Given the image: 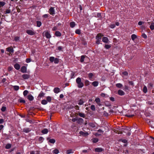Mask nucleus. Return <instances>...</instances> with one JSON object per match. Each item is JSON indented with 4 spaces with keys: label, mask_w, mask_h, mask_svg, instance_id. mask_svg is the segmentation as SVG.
<instances>
[{
    "label": "nucleus",
    "mask_w": 154,
    "mask_h": 154,
    "mask_svg": "<svg viewBox=\"0 0 154 154\" xmlns=\"http://www.w3.org/2000/svg\"><path fill=\"white\" fill-rule=\"evenodd\" d=\"M31 59L30 58H26V61L27 63H29L31 61Z\"/></svg>",
    "instance_id": "obj_62"
},
{
    "label": "nucleus",
    "mask_w": 154,
    "mask_h": 154,
    "mask_svg": "<svg viewBox=\"0 0 154 154\" xmlns=\"http://www.w3.org/2000/svg\"><path fill=\"white\" fill-rule=\"evenodd\" d=\"M45 33V36L46 38L49 39L51 38V36L50 33V32L48 31H45L43 32V33Z\"/></svg>",
    "instance_id": "obj_3"
},
{
    "label": "nucleus",
    "mask_w": 154,
    "mask_h": 154,
    "mask_svg": "<svg viewBox=\"0 0 154 154\" xmlns=\"http://www.w3.org/2000/svg\"><path fill=\"white\" fill-rule=\"evenodd\" d=\"M118 94L120 96H123L125 95V93L122 90H119L118 91Z\"/></svg>",
    "instance_id": "obj_15"
},
{
    "label": "nucleus",
    "mask_w": 154,
    "mask_h": 154,
    "mask_svg": "<svg viewBox=\"0 0 154 154\" xmlns=\"http://www.w3.org/2000/svg\"><path fill=\"white\" fill-rule=\"evenodd\" d=\"M102 41L104 43H108L109 42L108 38L106 37H103L102 38Z\"/></svg>",
    "instance_id": "obj_11"
},
{
    "label": "nucleus",
    "mask_w": 154,
    "mask_h": 154,
    "mask_svg": "<svg viewBox=\"0 0 154 154\" xmlns=\"http://www.w3.org/2000/svg\"><path fill=\"white\" fill-rule=\"evenodd\" d=\"M99 84V82L97 81H94L92 83V85L94 87L97 86Z\"/></svg>",
    "instance_id": "obj_23"
},
{
    "label": "nucleus",
    "mask_w": 154,
    "mask_h": 154,
    "mask_svg": "<svg viewBox=\"0 0 154 154\" xmlns=\"http://www.w3.org/2000/svg\"><path fill=\"white\" fill-rule=\"evenodd\" d=\"M6 4V3L3 1H0V8L3 7Z\"/></svg>",
    "instance_id": "obj_32"
},
{
    "label": "nucleus",
    "mask_w": 154,
    "mask_h": 154,
    "mask_svg": "<svg viewBox=\"0 0 154 154\" xmlns=\"http://www.w3.org/2000/svg\"><path fill=\"white\" fill-rule=\"evenodd\" d=\"M91 109L93 111H94L95 110V106L94 105H92L91 106Z\"/></svg>",
    "instance_id": "obj_50"
},
{
    "label": "nucleus",
    "mask_w": 154,
    "mask_h": 154,
    "mask_svg": "<svg viewBox=\"0 0 154 154\" xmlns=\"http://www.w3.org/2000/svg\"><path fill=\"white\" fill-rule=\"evenodd\" d=\"M88 77L90 79H91V78H92V77L93 76V74L92 73H89V74H88Z\"/></svg>",
    "instance_id": "obj_55"
},
{
    "label": "nucleus",
    "mask_w": 154,
    "mask_h": 154,
    "mask_svg": "<svg viewBox=\"0 0 154 154\" xmlns=\"http://www.w3.org/2000/svg\"><path fill=\"white\" fill-rule=\"evenodd\" d=\"M120 141L124 143H126L128 142V140L126 139H120Z\"/></svg>",
    "instance_id": "obj_46"
},
{
    "label": "nucleus",
    "mask_w": 154,
    "mask_h": 154,
    "mask_svg": "<svg viewBox=\"0 0 154 154\" xmlns=\"http://www.w3.org/2000/svg\"><path fill=\"white\" fill-rule=\"evenodd\" d=\"M6 51L10 53H13L14 52V50L13 47L11 46L7 48Z\"/></svg>",
    "instance_id": "obj_4"
},
{
    "label": "nucleus",
    "mask_w": 154,
    "mask_h": 154,
    "mask_svg": "<svg viewBox=\"0 0 154 154\" xmlns=\"http://www.w3.org/2000/svg\"><path fill=\"white\" fill-rule=\"evenodd\" d=\"M75 23L74 21H72L70 22L69 24L70 26L72 28H74L75 26Z\"/></svg>",
    "instance_id": "obj_19"
},
{
    "label": "nucleus",
    "mask_w": 154,
    "mask_h": 154,
    "mask_svg": "<svg viewBox=\"0 0 154 154\" xmlns=\"http://www.w3.org/2000/svg\"><path fill=\"white\" fill-rule=\"evenodd\" d=\"M142 36L144 38H146L147 37V35L145 33L142 34Z\"/></svg>",
    "instance_id": "obj_64"
},
{
    "label": "nucleus",
    "mask_w": 154,
    "mask_h": 154,
    "mask_svg": "<svg viewBox=\"0 0 154 154\" xmlns=\"http://www.w3.org/2000/svg\"><path fill=\"white\" fill-rule=\"evenodd\" d=\"M11 146V144L10 143H7L5 146V148L7 149H10Z\"/></svg>",
    "instance_id": "obj_30"
},
{
    "label": "nucleus",
    "mask_w": 154,
    "mask_h": 154,
    "mask_svg": "<svg viewBox=\"0 0 154 154\" xmlns=\"http://www.w3.org/2000/svg\"><path fill=\"white\" fill-rule=\"evenodd\" d=\"M76 82L77 84V86L79 88H82L84 86V84L83 82H81V79L80 78H77L76 79Z\"/></svg>",
    "instance_id": "obj_2"
},
{
    "label": "nucleus",
    "mask_w": 154,
    "mask_h": 154,
    "mask_svg": "<svg viewBox=\"0 0 154 154\" xmlns=\"http://www.w3.org/2000/svg\"><path fill=\"white\" fill-rule=\"evenodd\" d=\"M125 116H126L128 117H132L134 116V114L131 115H128V114H126L125 115Z\"/></svg>",
    "instance_id": "obj_54"
},
{
    "label": "nucleus",
    "mask_w": 154,
    "mask_h": 154,
    "mask_svg": "<svg viewBox=\"0 0 154 154\" xmlns=\"http://www.w3.org/2000/svg\"><path fill=\"white\" fill-rule=\"evenodd\" d=\"M84 103L83 99H81L79 101L78 104L79 105H82Z\"/></svg>",
    "instance_id": "obj_28"
},
{
    "label": "nucleus",
    "mask_w": 154,
    "mask_h": 154,
    "mask_svg": "<svg viewBox=\"0 0 154 154\" xmlns=\"http://www.w3.org/2000/svg\"><path fill=\"white\" fill-rule=\"evenodd\" d=\"M74 150L72 149H70L66 151V153L67 154H69L70 153H74Z\"/></svg>",
    "instance_id": "obj_14"
},
{
    "label": "nucleus",
    "mask_w": 154,
    "mask_h": 154,
    "mask_svg": "<svg viewBox=\"0 0 154 154\" xmlns=\"http://www.w3.org/2000/svg\"><path fill=\"white\" fill-rule=\"evenodd\" d=\"M48 130L47 128H44L41 131V132L44 134H46L48 133Z\"/></svg>",
    "instance_id": "obj_21"
},
{
    "label": "nucleus",
    "mask_w": 154,
    "mask_h": 154,
    "mask_svg": "<svg viewBox=\"0 0 154 154\" xmlns=\"http://www.w3.org/2000/svg\"><path fill=\"white\" fill-rule=\"evenodd\" d=\"M137 38V36L136 35L134 34H133L131 35V38L133 41L134 40Z\"/></svg>",
    "instance_id": "obj_35"
},
{
    "label": "nucleus",
    "mask_w": 154,
    "mask_h": 154,
    "mask_svg": "<svg viewBox=\"0 0 154 154\" xmlns=\"http://www.w3.org/2000/svg\"><path fill=\"white\" fill-rule=\"evenodd\" d=\"M79 134L80 135L83 136H86L88 135V134L87 132H84L83 131H80L79 132Z\"/></svg>",
    "instance_id": "obj_24"
},
{
    "label": "nucleus",
    "mask_w": 154,
    "mask_h": 154,
    "mask_svg": "<svg viewBox=\"0 0 154 154\" xmlns=\"http://www.w3.org/2000/svg\"><path fill=\"white\" fill-rule=\"evenodd\" d=\"M115 26V25L114 24H111L110 25V27L112 29L114 28Z\"/></svg>",
    "instance_id": "obj_59"
},
{
    "label": "nucleus",
    "mask_w": 154,
    "mask_h": 154,
    "mask_svg": "<svg viewBox=\"0 0 154 154\" xmlns=\"http://www.w3.org/2000/svg\"><path fill=\"white\" fill-rule=\"evenodd\" d=\"M96 124L94 123H89V126L92 128H95L96 127Z\"/></svg>",
    "instance_id": "obj_31"
},
{
    "label": "nucleus",
    "mask_w": 154,
    "mask_h": 154,
    "mask_svg": "<svg viewBox=\"0 0 154 154\" xmlns=\"http://www.w3.org/2000/svg\"><path fill=\"white\" fill-rule=\"evenodd\" d=\"M22 76L25 80L28 79L30 77L29 75L27 74H24L22 75Z\"/></svg>",
    "instance_id": "obj_12"
},
{
    "label": "nucleus",
    "mask_w": 154,
    "mask_h": 154,
    "mask_svg": "<svg viewBox=\"0 0 154 154\" xmlns=\"http://www.w3.org/2000/svg\"><path fill=\"white\" fill-rule=\"evenodd\" d=\"M92 142L94 143H96L99 140L97 138H94L92 139Z\"/></svg>",
    "instance_id": "obj_34"
},
{
    "label": "nucleus",
    "mask_w": 154,
    "mask_h": 154,
    "mask_svg": "<svg viewBox=\"0 0 154 154\" xmlns=\"http://www.w3.org/2000/svg\"><path fill=\"white\" fill-rule=\"evenodd\" d=\"M97 17H99V18H101L102 17V16H101V13H98L97 14Z\"/></svg>",
    "instance_id": "obj_61"
},
{
    "label": "nucleus",
    "mask_w": 154,
    "mask_h": 154,
    "mask_svg": "<svg viewBox=\"0 0 154 154\" xmlns=\"http://www.w3.org/2000/svg\"><path fill=\"white\" fill-rule=\"evenodd\" d=\"M104 150V149L102 148L97 147L95 149L94 151L96 152H101L103 151Z\"/></svg>",
    "instance_id": "obj_8"
},
{
    "label": "nucleus",
    "mask_w": 154,
    "mask_h": 154,
    "mask_svg": "<svg viewBox=\"0 0 154 154\" xmlns=\"http://www.w3.org/2000/svg\"><path fill=\"white\" fill-rule=\"evenodd\" d=\"M26 32L28 34L31 35H32L35 34V32L31 30H27Z\"/></svg>",
    "instance_id": "obj_5"
},
{
    "label": "nucleus",
    "mask_w": 154,
    "mask_h": 154,
    "mask_svg": "<svg viewBox=\"0 0 154 154\" xmlns=\"http://www.w3.org/2000/svg\"><path fill=\"white\" fill-rule=\"evenodd\" d=\"M14 68L17 70H19L20 68V66L18 63H15L14 65Z\"/></svg>",
    "instance_id": "obj_16"
},
{
    "label": "nucleus",
    "mask_w": 154,
    "mask_h": 154,
    "mask_svg": "<svg viewBox=\"0 0 154 154\" xmlns=\"http://www.w3.org/2000/svg\"><path fill=\"white\" fill-rule=\"evenodd\" d=\"M85 58V55H82L81 56V58L80 59V62H83L84 61V59Z\"/></svg>",
    "instance_id": "obj_51"
},
{
    "label": "nucleus",
    "mask_w": 154,
    "mask_h": 154,
    "mask_svg": "<svg viewBox=\"0 0 154 154\" xmlns=\"http://www.w3.org/2000/svg\"><path fill=\"white\" fill-rule=\"evenodd\" d=\"M14 89L16 91H18L19 89V87L18 86L15 85L13 86Z\"/></svg>",
    "instance_id": "obj_42"
},
{
    "label": "nucleus",
    "mask_w": 154,
    "mask_h": 154,
    "mask_svg": "<svg viewBox=\"0 0 154 154\" xmlns=\"http://www.w3.org/2000/svg\"><path fill=\"white\" fill-rule=\"evenodd\" d=\"M116 86L118 88H121L122 86V85L121 83H117L116 84Z\"/></svg>",
    "instance_id": "obj_38"
},
{
    "label": "nucleus",
    "mask_w": 154,
    "mask_h": 154,
    "mask_svg": "<svg viewBox=\"0 0 154 154\" xmlns=\"http://www.w3.org/2000/svg\"><path fill=\"white\" fill-rule=\"evenodd\" d=\"M122 74L123 75L127 76L128 75V73L127 71H124L122 72Z\"/></svg>",
    "instance_id": "obj_58"
},
{
    "label": "nucleus",
    "mask_w": 154,
    "mask_h": 154,
    "mask_svg": "<svg viewBox=\"0 0 154 154\" xmlns=\"http://www.w3.org/2000/svg\"><path fill=\"white\" fill-rule=\"evenodd\" d=\"M48 141L49 142H50L51 143L54 144L55 142L56 141L55 139H49V140Z\"/></svg>",
    "instance_id": "obj_36"
},
{
    "label": "nucleus",
    "mask_w": 154,
    "mask_h": 154,
    "mask_svg": "<svg viewBox=\"0 0 154 154\" xmlns=\"http://www.w3.org/2000/svg\"><path fill=\"white\" fill-rule=\"evenodd\" d=\"M20 37L18 36H16L14 38V40L17 42L19 40Z\"/></svg>",
    "instance_id": "obj_56"
},
{
    "label": "nucleus",
    "mask_w": 154,
    "mask_h": 154,
    "mask_svg": "<svg viewBox=\"0 0 154 154\" xmlns=\"http://www.w3.org/2000/svg\"><path fill=\"white\" fill-rule=\"evenodd\" d=\"M147 88L146 86H145L143 88V91L144 93H145L147 92Z\"/></svg>",
    "instance_id": "obj_44"
},
{
    "label": "nucleus",
    "mask_w": 154,
    "mask_h": 154,
    "mask_svg": "<svg viewBox=\"0 0 154 154\" xmlns=\"http://www.w3.org/2000/svg\"><path fill=\"white\" fill-rule=\"evenodd\" d=\"M49 12L50 14L54 15L55 14V11L54 8L52 7H51L49 9Z\"/></svg>",
    "instance_id": "obj_6"
},
{
    "label": "nucleus",
    "mask_w": 154,
    "mask_h": 154,
    "mask_svg": "<svg viewBox=\"0 0 154 154\" xmlns=\"http://www.w3.org/2000/svg\"><path fill=\"white\" fill-rule=\"evenodd\" d=\"M54 91L55 93L57 94L60 92V89L58 88H55L54 89Z\"/></svg>",
    "instance_id": "obj_27"
},
{
    "label": "nucleus",
    "mask_w": 154,
    "mask_h": 154,
    "mask_svg": "<svg viewBox=\"0 0 154 154\" xmlns=\"http://www.w3.org/2000/svg\"><path fill=\"white\" fill-rule=\"evenodd\" d=\"M75 33L76 34L80 35V34L81 32V30L80 29H76L75 31Z\"/></svg>",
    "instance_id": "obj_40"
},
{
    "label": "nucleus",
    "mask_w": 154,
    "mask_h": 154,
    "mask_svg": "<svg viewBox=\"0 0 154 154\" xmlns=\"http://www.w3.org/2000/svg\"><path fill=\"white\" fill-rule=\"evenodd\" d=\"M103 36V35L101 33H98L97 35L96 36L95 38L96 39V44L97 45H99L100 44H102V43H100L101 42L102 37Z\"/></svg>",
    "instance_id": "obj_1"
},
{
    "label": "nucleus",
    "mask_w": 154,
    "mask_h": 154,
    "mask_svg": "<svg viewBox=\"0 0 154 154\" xmlns=\"http://www.w3.org/2000/svg\"><path fill=\"white\" fill-rule=\"evenodd\" d=\"M54 35L57 37H60L61 35V32L59 31H56L55 32Z\"/></svg>",
    "instance_id": "obj_18"
},
{
    "label": "nucleus",
    "mask_w": 154,
    "mask_h": 154,
    "mask_svg": "<svg viewBox=\"0 0 154 154\" xmlns=\"http://www.w3.org/2000/svg\"><path fill=\"white\" fill-rule=\"evenodd\" d=\"M28 93V91L27 90H25L23 92V94L24 97L26 96Z\"/></svg>",
    "instance_id": "obj_49"
},
{
    "label": "nucleus",
    "mask_w": 154,
    "mask_h": 154,
    "mask_svg": "<svg viewBox=\"0 0 154 154\" xmlns=\"http://www.w3.org/2000/svg\"><path fill=\"white\" fill-rule=\"evenodd\" d=\"M84 122V120L83 119L81 118H77V123L80 125H82Z\"/></svg>",
    "instance_id": "obj_7"
},
{
    "label": "nucleus",
    "mask_w": 154,
    "mask_h": 154,
    "mask_svg": "<svg viewBox=\"0 0 154 154\" xmlns=\"http://www.w3.org/2000/svg\"><path fill=\"white\" fill-rule=\"evenodd\" d=\"M49 15V14H46L43 15L42 16V17L45 18H47L48 17Z\"/></svg>",
    "instance_id": "obj_57"
},
{
    "label": "nucleus",
    "mask_w": 154,
    "mask_h": 154,
    "mask_svg": "<svg viewBox=\"0 0 154 154\" xmlns=\"http://www.w3.org/2000/svg\"><path fill=\"white\" fill-rule=\"evenodd\" d=\"M90 82L88 80H86L85 82V86H87L90 85Z\"/></svg>",
    "instance_id": "obj_41"
},
{
    "label": "nucleus",
    "mask_w": 154,
    "mask_h": 154,
    "mask_svg": "<svg viewBox=\"0 0 154 154\" xmlns=\"http://www.w3.org/2000/svg\"><path fill=\"white\" fill-rule=\"evenodd\" d=\"M52 152L55 154H57L59 153V151L57 149H55Z\"/></svg>",
    "instance_id": "obj_39"
},
{
    "label": "nucleus",
    "mask_w": 154,
    "mask_h": 154,
    "mask_svg": "<svg viewBox=\"0 0 154 154\" xmlns=\"http://www.w3.org/2000/svg\"><path fill=\"white\" fill-rule=\"evenodd\" d=\"M18 102L20 103H26L25 100L22 98H21L18 100Z\"/></svg>",
    "instance_id": "obj_25"
},
{
    "label": "nucleus",
    "mask_w": 154,
    "mask_h": 154,
    "mask_svg": "<svg viewBox=\"0 0 154 154\" xmlns=\"http://www.w3.org/2000/svg\"><path fill=\"white\" fill-rule=\"evenodd\" d=\"M47 101L45 100H42L41 102V103L44 105L47 104Z\"/></svg>",
    "instance_id": "obj_37"
},
{
    "label": "nucleus",
    "mask_w": 154,
    "mask_h": 154,
    "mask_svg": "<svg viewBox=\"0 0 154 154\" xmlns=\"http://www.w3.org/2000/svg\"><path fill=\"white\" fill-rule=\"evenodd\" d=\"M95 101L97 104L99 103V102H100V99L98 97L96 98L95 99Z\"/></svg>",
    "instance_id": "obj_47"
},
{
    "label": "nucleus",
    "mask_w": 154,
    "mask_h": 154,
    "mask_svg": "<svg viewBox=\"0 0 154 154\" xmlns=\"http://www.w3.org/2000/svg\"><path fill=\"white\" fill-rule=\"evenodd\" d=\"M153 84H152V83H149L148 84V87L149 88H152L153 86Z\"/></svg>",
    "instance_id": "obj_53"
},
{
    "label": "nucleus",
    "mask_w": 154,
    "mask_h": 154,
    "mask_svg": "<svg viewBox=\"0 0 154 154\" xmlns=\"http://www.w3.org/2000/svg\"><path fill=\"white\" fill-rule=\"evenodd\" d=\"M45 95V93L41 91L37 97V99L40 100L41 97H44Z\"/></svg>",
    "instance_id": "obj_9"
},
{
    "label": "nucleus",
    "mask_w": 154,
    "mask_h": 154,
    "mask_svg": "<svg viewBox=\"0 0 154 154\" xmlns=\"http://www.w3.org/2000/svg\"><path fill=\"white\" fill-rule=\"evenodd\" d=\"M149 28L152 30L154 29V25L151 24Z\"/></svg>",
    "instance_id": "obj_63"
},
{
    "label": "nucleus",
    "mask_w": 154,
    "mask_h": 154,
    "mask_svg": "<svg viewBox=\"0 0 154 154\" xmlns=\"http://www.w3.org/2000/svg\"><path fill=\"white\" fill-rule=\"evenodd\" d=\"M78 115L80 117L83 118H85L86 116L85 115L84 113L80 112H79Z\"/></svg>",
    "instance_id": "obj_20"
},
{
    "label": "nucleus",
    "mask_w": 154,
    "mask_h": 154,
    "mask_svg": "<svg viewBox=\"0 0 154 154\" xmlns=\"http://www.w3.org/2000/svg\"><path fill=\"white\" fill-rule=\"evenodd\" d=\"M105 105L107 107L110 106H111L110 103H109L108 102H106L105 103Z\"/></svg>",
    "instance_id": "obj_60"
},
{
    "label": "nucleus",
    "mask_w": 154,
    "mask_h": 154,
    "mask_svg": "<svg viewBox=\"0 0 154 154\" xmlns=\"http://www.w3.org/2000/svg\"><path fill=\"white\" fill-rule=\"evenodd\" d=\"M6 109L7 108L6 107L3 106L2 107L1 110L2 112H4L6 110Z\"/></svg>",
    "instance_id": "obj_43"
},
{
    "label": "nucleus",
    "mask_w": 154,
    "mask_h": 154,
    "mask_svg": "<svg viewBox=\"0 0 154 154\" xmlns=\"http://www.w3.org/2000/svg\"><path fill=\"white\" fill-rule=\"evenodd\" d=\"M111 46L109 45H105L104 46V48L106 49H108L110 48Z\"/></svg>",
    "instance_id": "obj_52"
},
{
    "label": "nucleus",
    "mask_w": 154,
    "mask_h": 154,
    "mask_svg": "<svg viewBox=\"0 0 154 154\" xmlns=\"http://www.w3.org/2000/svg\"><path fill=\"white\" fill-rule=\"evenodd\" d=\"M37 26L38 27H40L42 25V23L40 21H36Z\"/></svg>",
    "instance_id": "obj_33"
},
{
    "label": "nucleus",
    "mask_w": 154,
    "mask_h": 154,
    "mask_svg": "<svg viewBox=\"0 0 154 154\" xmlns=\"http://www.w3.org/2000/svg\"><path fill=\"white\" fill-rule=\"evenodd\" d=\"M51 96H48L46 97V100L48 102L51 103Z\"/></svg>",
    "instance_id": "obj_26"
},
{
    "label": "nucleus",
    "mask_w": 154,
    "mask_h": 154,
    "mask_svg": "<svg viewBox=\"0 0 154 154\" xmlns=\"http://www.w3.org/2000/svg\"><path fill=\"white\" fill-rule=\"evenodd\" d=\"M12 11L11 10L9 9H6V10L5 11V14H10L11 13Z\"/></svg>",
    "instance_id": "obj_29"
},
{
    "label": "nucleus",
    "mask_w": 154,
    "mask_h": 154,
    "mask_svg": "<svg viewBox=\"0 0 154 154\" xmlns=\"http://www.w3.org/2000/svg\"><path fill=\"white\" fill-rule=\"evenodd\" d=\"M44 140V138L42 137H40L38 139L39 143H41L43 142Z\"/></svg>",
    "instance_id": "obj_22"
},
{
    "label": "nucleus",
    "mask_w": 154,
    "mask_h": 154,
    "mask_svg": "<svg viewBox=\"0 0 154 154\" xmlns=\"http://www.w3.org/2000/svg\"><path fill=\"white\" fill-rule=\"evenodd\" d=\"M27 99L29 101H32L34 100L33 97L31 94H29L27 96Z\"/></svg>",
    "instance_id": "obj_17"
},
{
    "label": "nucleus",
    "mask_w": 154,
    "mask_h": 154,
    "mask_svg": "<svg viewBox=\"0 0 154 154\" xmlns=\"http://www.w3.org/2000/svg\"><path fill=\"white\" fill-rule=\"evenodd\" d=\"M54 63L57 64L59 62V59L57 58H54Z\"/></svg>",
    "instance_id": "obj_45"
},
{
    "label": "nucleus",
    "mask_w": 154,
    "mask_h": 154,
    "mask_svg": "<svg viewBox=\"0 0 154 154\" xmlns=\"http://www.w3.org/2000/svg\"><path fill=\"white\" fill-rule=\"evenodd\" d=\"M54 57H49V60L51 62H53L54 60Z\"/></svg>",
    "instance_id": "obj_48"
},
{
    "label": "nucleus",
    "mask_w": 154,
    "mask_h": 154,
    "mask_svg": "<svg viewBox=\"0 0 154 154\" xmlns=\"http://www.w3.org/2000/svg\"><path fill=\"white\" fill-rule=\"evenodd\" d=\"M21 71L22 73H26V68L25 66H22L21 69Z\"/></svg>",
    "instance_id": "obj_13"
},
{
    "label": "nucleus",
    "mask_w": 154,
    "mask_h": 154,
    "mask_svg": "<svg viewBox=\"0 0 154 154\" xmlns=\"http://www.w3.org/2000/svg\"><path fill=\"white\" fill-rule=\"evenodd\" d=\"M31 131V130L29 128H26L23 129L22 131L26 133H28L29 132Z\"/></svg>",
    "instance_id": "obj_10"
}]
</instances>
